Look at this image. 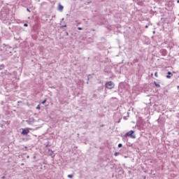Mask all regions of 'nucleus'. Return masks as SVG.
Wrapping results in <instances>:
<instances>
[{"label": "nucleus", "instance_id": "nucleus-25", "mask_svg": "<svg viewBox=\"0 0 179 179\" xmlns=\"http://www.w3.org/2000/svg\"><path fill=\"white\" fill-rule=\"evenodd\" d=\"M179 88V86H178V89Z\"/></svg>", "mask_w": 179, "mask_h": 179}, {"label": "nucleus", "instance_id": "nucleus-9", "mask_svg": "<svg viewBox=\"0 0 179 179\" xmlns=\"http://www.w3.org/2000/svg\"><path fill=\"white\" fill-rule=\"evenodd\" d=\"M45 103H47V99H44V100L42 101V104H45Z\"/></svg>", "mask_w": 179, "mask_h": 179}, {"label": "nucleus", "instance_id": "nucleus-7", "mask_svg": "<svg viewBox=\"0 0 179 179\" xmlns=\"http://www.w3.org/2000/svg\"><path fill=\"white\" fill-rule=\"evenodd\" d=\"M48 152H49L50 156H52L54 155V151H52V150L49 149Z\"/></svg>", "mask_w": 179, "mask_h": 179}, {"label": "nucleus", "instance_id": "nucleus-5", "mask_svg": "<svg viewBox=\"0 0 179 179\" xmlns=\"http://www.w3.org/2000/svg\"><path fill=\"white\" fill-rule=\"evenodd\" d=\"M173 73H171V71H169L167 73V75L166 76V79H171V78H173Z\"/></svg>", "mask_w": 179, "mask_h": 179}, {"label": "nucleus", "instance_id": "nucleus-16", "mask_svg": "<svg viewBox=\"0 0 179 179\" xmlns=\"http://www.w3.org/2000/svg\"><path fill=\"white\" fill-rule=\"evenodd\" d=\"M24 27H27L29 26L27 24H24Z\"/></svg>", "mask_w": 179, "mask_h": 179}, {"label": "nucleus", "instance_id": "nucleus-4", "mask_svg": "<svg viewBox=\"0 0 179 179\" xmlns=\"http://www.w3.org/2000/svg\"><path fill=\"white\" fill-rule=\"evenodd\" d=\"M30 132V130L29 129H23L22 131V135H27Z\"/></svg>", "mask_w": 179, "mask_h": 179}, {"label": "nucleus", "instance_id": "nucleus-14", "mask_svg": "<svg viewBox=\"0 0 179 179\" xmlns=\"http://www.w3.org/2000/svg\"><path fill=\"white\" fill-rule=\"evenodd\" d=\"M120 155V152H115V156H118Z\"/></svg>", "mask_w": 179, "mask_h": 179}, {"label": "nucleus", "instance_id": "nucleus-12", "mask_svg": "<svg viewBox=\"0 0 179 179\" xmlns=\"http://www.w3.org/2000/svg\"><path fill=\"white\" fill-rule=\"evenodd\" d=\"M69 178H72L73 177V175H68Z\"/></svg>", "mask_w": 179, "mask_h": 179}, {"label": "nucleus", "instance_id": "nucleus-13", "mask_svg": "<svg viewBox=\"0 0 179 179\" xmlns=\"http://www.w3.org/2000/svg\"><path fill=\"white\" fill-rule=\"evenodd\" d=\"M118 148H122V143H119L118 144Z\"/></svg>", "mask_w": 179, "mask_h": 179}, {"label": "nucleus", "instance_id": "nucleus-22", "mask_svg": "<svg viewBox=\"0 0 179 179\" xmlns=\"http://www.w3.org/2000/svg\"><path fill=\"white\" fill-rule=\"evenodd\" d=\"M177 3H179V0L177 1Z\"/></svg>", "mask_w": 179, "mask_h": 179}, {"label": "nucleus", "instance_id": "nucleus-24", "mask_svg": "<svg viewBox=\"0 0 179 179\" xmlns=\"http://www.w3.org/2000/svg\"><path fill=\"white\" fill-rule=\"evenodd\" d=\"M144 179H146V176H144Z\"/></svg>", "mask_w": 179, "mask_h": 179}, {"label": "nucleus", "instance_id": "nucleus-20", "mask_svg": "<svg viewBox=\"0 0 179 179\" xmlns=\"http://www.w3.org/2000/svg\"><path fill=\"white\" fill-rule=\"evenodd\" d=\"M115 115L118 117V115H120V113L115 114Z\"/></svg>", "mask_w": 179, "mask_h": 179}, {"label": "nucleus", "instance_id": "nucleus-18", "mask_svg": "<svg viewBox=\"0 0 179 179\" xmlns=\"http://www.w3.org/2000/svg\"><path fill=\"white\" fill-rule=\"evenodd\" d=\"M78 30H82V27H78Z\"/></svg>", "mask_w": 179, "mask_h": 179}, {"label": "nucleus", "instance_id": "nucleus-21", "mask_svg": "<svg viewBox=\"0 0 179 179\" xmlns=\"http://www.w3.org/2000/svg\"><path fill=\"white\" fill-rule=\"evenodd\" d=\"M27 11H28V12H30V10H29V8H27Z\"/></svg>", "mask_w": 179, "mask_h": 179}, {"label": "nucleus", "instance_id": "nucleus-23", "mask_svg": "<svg viewBox=\"0 0 179 179\" xmlns=\"http://www.w3.org/2000/svg\"><path fill=\"white\" fill-rule=\"evenodd\" d=\"M151 76H153V73H151Z\"/></svg>", "mask_w": 179, "mask_h": 179}, {"label": "nucleus", "instance_id": "nucleus-3", "mask_svg": "<svg viewBox=\"0 0 179 179\" xmlns=\"http://www.w3.org/2000/svg\"><path fill=\"white\" fill-rule=\"evenodd\" d=\"M160 52L163 57H166V55H167V50L166 49H161Z\"/></svg>", "mask_w": 179, "mask_h": 179}, {"label": "nucleus", "instance_id": "nucleus-15", "mask_svg": "<svg viewBox=\"0 0 179 179\" xmlns=\"http://www.w3.org/2000/svg\"><path fill=\"white\" fill-rule=\"evenodd\" d=\"M133 62H138V59H134V61H133Z\"/></svg>", "mask_w": 179, "mask_h": 179}, {"label": "nucleus", "instance_id": "nucleus-11", "mask_svg": "<svg viewBox=\"0 0 179 179\" xmlns=\"http://www.w3.org/2000/svg\"><path fill=\"white\" fill-rule=\"evenodd\" d=\"M158 76H159L157 75V72L155 73V78H158Z\"/></svg>", "mask_w": 179, "mask_h": 179}, {"label": "nucleus", "instance_id": "nucleus-2", "mask_svg": "<svg viewBox=\"0 0 179 179\" xmlns=\"http://www.w3.org/2000/svg\"><path fill=\"white\" fill-rule=\"evenodd\" d=\"M106 87L107 89H113V83L112 82H108L106 84Z\"/></svg>", "mask_w": 179, "mask_h": 179}, {"label": "nucleus", "instance_id": "nucleus-8", "mask_svg": "<svg viewBox=\"0 0 179 179\" xmlns=\"http://www.w3.org/2000/svg\"><path fill=\"white\" fill-rule=\"evenodd\" d=\"M154 85L156 87H160V84H158L156 81L154 82Z\"/></svg>", "mask_w": 179, "mask_h": 179}, {"label": "nucleus", "instance_id": "nucleus-10", "mask_svg": "<svg viewBox=\"0 0 179 179\" xmlns=\"http://www.w3.org/2000/svg\"><path fill=\"white\" fill-rule=\"evenodd\" d=\"M41 107H40V104H38L37 106H36V110H40Z\"/></svg>", "mask_w": 179, "mask_h": 179}, {"label": "nucleus", "instance_id": "nucleus-1", "mask_svg": "<svg viewBox=\"0 0 179 179\" xmlns=\"http://www.w3.org/2000/svg\"><path fill=\"white\" fill-rule=\"evenodd\" d=\"M134 134H135V131L133 130H131L129 131H128L125 135L124 137L127 138L128 136H130V138H132L133 139H135V138H136V136H135V135H134Z\"/></svg>", "mask_w": 179, "mask_h": 179}, {"label": "nucleus", "instance_id": "nucleus-6", "mask_svg": "<svg viewBox=\"0 0 179 179\" xmlns=\"http://www.w3.org/2000/svg\"><path fill=\"white\" fill-rule=\"evenodd\" d=\"M58 10L62 12L64 10V6L61 5L60 3L58 4L57 7Z\"/></svg>", "mask_w": 179, "mask_h": 179}, {"label": "nucleus", "instance_id": "nucleus-17", "mask_svg": "<svg viewBox=\"0 0 179 179\" xmlns=\"http://www.w3.org/2000/svg\"><path fill=\"white\" fill-rule=\"evenodd\" d=\"M115 122H120V118H119V120L117 121L115 119Z\"/></svg>", "mask_w": 179, "mask_h": 179}, {"label": "nucleus", "instance_id": "nucleus-19", "mask_svg": "<svg viewBox=\"0 0 179 179\" xmlns=\"http://www.w3.org/2000/svg\"><path fill=\"white\" fill-rule=\"evenodd\" d=\"M148 27H149L148 25H145V29H148Z\"/></svg>", "mask_w": 179, "mask_h": 179}]
</instances>
